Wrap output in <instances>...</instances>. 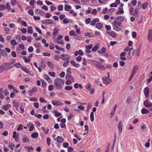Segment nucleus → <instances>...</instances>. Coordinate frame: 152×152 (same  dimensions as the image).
Here are the masks:
<instances>
[{
  "instance_id": "e433bc0d",
  "label": "nucleus",
  "mask_w": 152,
  "mask_h": 152,
  "mask_svg": "<svg viewBox=\"0 0 152 152\" xmlns=\"http://www.w3.org/2000/svg\"><path fill=\"white\" fill-rule=\"evenodd\" d=\"M28 29V33H30L31 34H32L33 33V28L31 26H29L27 28Z\"/></svg>"
},
{
  "instance_id": "f8f14e48",
  "label": "nucleus",
  "mask_w": 152,
  "mask_h": 152,
  "mask_svg": "<svg viewBox=\"0 0 152 152\" xmlns=\"http://www.w3.org/2000/svg\"><path fill=\"white\" fill-rule=\"evenodd\" d=\"M147 38L148 41H152V30L151 29H150L148 31Z\"/></svg>"
},
{
  "instance_id": "39448f33",
  "label": "nucleus",
  "mask_w": 152,
  "mask_h": 152,
  "mask_svg": "<svg viewBox=\"0 0 152 152\" xmlns=\"http://www.w3.org/2000/svg\"><path fill=\"white\" fill-rule=\"evenodd\" d=\"M2 65L4 67L5 70H8L13 67L12 64H10V63L3 64Z\"/></svg>"
},
{
  "instance_id": "6e6552de",
  "label": "nucleus",
  "mask_w": 152,
  "mask_h": 152,
  "mask_svg": "<svg viewBox=\"0 0 152 152\" xmlns=\"http://www.w3.org/2000/svg\"><path fill=\"white\" fill-rule=\"evenodd\" d=\"M52 104L55 106H60L64 104L60 101L56 100H53L51 101Z\"/></svg>"
},
{
  "instance_id": "a878e982",
  "label": "nucleus",
  "mask_w": 152,
  "mask_h": 152,
  "mask_svg": "<svg viewBox=\"0 0 152 152\" xmlns=\"http://www.w3.org/2000/svg\"><path fill=\"white\" fill-rule=\"evenodd\" d=\"M134 52V50H131V51H129L128 55L129 58L130 59L132 58Z\"/></svg>"
},
{
  "instance_id": "5fc2aeb1",
  "label": "nucleus",
  "mask_w": 152,
  "mask_h": 152,
  "mask_svg": "<svg viewBox=\"0 0 152 152\" xmlns=\"http://www.w3.org/2000/svg\"><path fill=\"white\" fill-rule=\"evenodd\" d=\"M67 74L66 75H71L72 73L71 69L70 67L68 68L66 71Z\"/></svg>"
},
{
  "instance_id": "412c9836",
  "label": "nucleus",
  "mask_w": 152,
  "mask_h": 152,
  "mask_svg": "<svg viewBox=\"0 0 152 152\" xmlns=\"http://www.w3.org/2000/svg\"><path fill=\"white\" fill-rule=\"evenodd\" d=\"M35 12L36 14H39L42 15H44L45 13V12L44 11L38 9H36Z\"/></svg>"
},
{
  "instance_id": "ea45409f",
  "label": "nucleus",
  "mask_w": 152,
  "mask_h": 152,
  "mask_svg": "<svg viewBox=\"0 0 152 152\" xmlns=\"http://www.w3.org/2000/svg\"><path fill=\"white\" fill-rule=\"evenodd\" d=\"M0 53H1L4 57H6L7 55L6 51L2 50L0 51Z\"/></svg>"
},
{
  "instance_id": "c85d7f7f",
  "label": "nucleus",
  "mask_w": 152,
  "mask_h": 152,
  "mask_svg": "<svg viewBox=\"0 0 152 152\" xmlns=\"http://www.w3.org/2000/svg\"><path fill=\"white\" fill-rule=\"evenodd\" d=\"M47 65L51 69H54V66L53 63L51 61H48V62Z\"/></svg>"
},
{
  "instance_id": "5701e85b",
  "label": "nucleus",
  "mask_w": 152,
  "mask_h": 152,
  "mask_svg": "<svg viewBox=\"0 0 152 152\" xmlns=\"http://www.w3.org/2000/svg\"><path fill=\"white\" fill-rule=\"evenodd\" d=\"M20 69L23 71L25 72L28 74H30L31 73L28 69L22 66L20 67Z\"/></svg>"
},
{
  "instance_id": "c03bdc74",
  "label": "nucleus",
  "mask_w": 152,
  "mask_h": 152,
  "mask_svg": "<svg viewBox=\"0 0 152 152\" xmlns=\"http://www.w3.org/2000/svg\"><path fill=\"white\" fill-rule=\"evenodd\" d=\"M73 87L72 86H65V90H71L72 89Z\"/></svg>"
},
{
  "instance_id": "338daca9",
  "label": "nucleus",
  "mask_w": 152,
  "mask_h": 152,
  "mask_svg": "<svg viewBox=\"0 0 152 152\" xmlns=\"http://www.w3.org/2000/svg\"><path fill=\"white\" fill-rule=\"evenodd\" d=\"M21 24L22 26H23L25 27H26L27 26V24L26 22L24 20H22L21 21Z\"/></svg>"
},
{
  "instance_id": "0eeeda50",
  "label": "nucleus",
  "mask_w": 152,
  "mask_h": 152,
  "mask_svg": "<svg viewBox=\"0 0 152 152\" xmlns=\"http://www.w3.org/2000/svg\"><path fill=\"white\" fill-rule=\"evenodd\" d=\"M95 66L103 70H104L106 69V68L104 66L100 64L99 62L97 61L96 62V63L95 64Z\"/></svg>"
},
{
  "instance_id": "b1692460",
  "label": "nucleus",
  "mask_w": 152,
  "mask_h": 152,
  "mask_svg": "<svg viewBox=\"0 0 152 152\" xmlns=\"http://www.w3.org/2000/svg\"><path fill=\"white\" fill-rule=\"evenodd\" d=\"M11 107L10 104H7L3 105L2 107V109H3L4 110H8Z\"/></svg>"
},
{
  "instance_id": "4c0bfd02",
  "label": "nucleus",
  "mask_w": 152,
  "mask_h": 152,
  "mask_svg": "<svg viewBox=\"0 0 152 152\" xmlns=\"http://www.w3.org/2000/svg\"><path fill=\"white\" fill-rule=\"evenodd\" d=\"M71 7L69 5L65 4L64 6V10L66 11H68L71 9Z\"/></svg>"
},
{
  "instance_id": "20e7f679",
  "label": "nucleus",
  "mask_w": 152,
  "mask_h": 152,
  "mask_svg": "<svg viewBox=\"0 0 152 152\" xmlns=\"http://www.w3.org/2000/svg\"><path fill=\"white\" fill-rule=\"evenodd\" d=\"M92 85L90 83H88L86 86V88L90 91V94H92L94 92V88H92Z\"/></svg>"
},
{
  "instance_id": "37998d69",
  "label": "nucleus",
  "mask_w": 152,
  "mask_h": 152,
  "mask_svg": "<svg viewBox=\"0 0 152 152\" xmlns=\"http://www.w3.org/2000/svg\"><path fill=\"white\" fill-rule=\"evenodd\" d=\"M12 6L15 5V4H18V2H17L15 0H12L10 2Z\"/></svg>"
},
{
  "instance_id": "ddd939ff",
  "label": "nucleus",
  "mask_w": 152,
  "mask_h": 152,
  "mask_svg": "<svg viewBox=\"0 0 152 152\" xmlns=\"http://www.w3.org/2000/svg\"><path fill=\"white\" fill-rule=\"evenodd\" d=\"M53 20H52L50 19H47L45 20H42V22L44 24L47 23L48 24L53 23Z\"/></svg>"
},
{
  "instance_id": "423d86ee",
  "label": "nucleus",
  "mask_w": 152,
  "mask_h": 152,
  "mask_svg": "<svg viewBox=\"0 0 152 152\" xmlns=\"http://www.w3.org/2000/svg\"><path fill=\"white\" fill-rule=\"evenodd\" d=\"M61 58L64 60L67 61L68 62H69V60L70 58V56L68 55L64 54H62L61 56Z\"/></svg>"
},
{
  "instance_id": "3c124183",
  "label": "nucleus",
  "mask_w": 152,
  "mask_h": 152,
  "mask_svg": "<svg viewBox=\"0 0 152 152\" xmlns=\"http://www.w3.org/2000/svg\"><path fill=\"white\" fill-rule=\"evenodd\" d=\"M102 12L103 14H106L107 12L108 14H109V10L107 8L103 10Z\"/></svg>"
},
{
  "instance_id": "052dcab7",
  "label": "nucleus",
  "mask_w": 152,
  "mask_h": 152,
  "mask_svg": "<svg viewBox=\"0 0 152 152\" xmlns=\"http://www.w3.org/2000/svg\"><path fill=\"white\" fill-rule=\"evenodd\" d=\"M29 100L30 101L37 102V99L35 97L31 98L29 99Z\"/></svg>"
},
{
  "instance_id": "f3484780",
  "label": "nucleus",
  "mask_w": 152,
  "mask_h": 152,
  "mask_svg": "<svg viewBox=\"0 0 152 152\" xmlns=\"http://www.w3.org/2000/svg\"><path fill=\"white\" fill-rule=\"evenodd\" d=\"M37 88L36 87H34L31 90H29L28 92L30 94V96H31L30 94H31L33 93H35L37 91Z\"/></svg>"
},
{
  "instance_id": "aec40b11",
  "label": "nucleus",
  "mask_w": 152,
  "mask_h": 152,
  "mask_svg": "<svg viewBox=\"0 0 152 152\" xmlns=\"http://www.w3.org/2000/svg\"><path fill=\"white\" fill-rule=\"evenodd\" d=\"M107 33L113 38H115L116 37L117 35L116 33L113 31H112L110 32H107Z\"/></svg>"
},
{
  "instance_id": "c9c22d12",
  "label": "nucleus",
  "mask_w": 152,
  "mask_h": 152,
  "mask_svg": "<svg viewBox=\"0 0 152 152\" xmlns=\"http://www.w3.org/2000/svg\"><path fill=\"white\" fill-rule=\"evenodd\" d=\"M132 15H133L135 17H138V14L137 9H134V12L133 13H132Z\"/></svg>"
},
{
  "instance_id": "13d9d810",
  "label": "nucleus",
  "mask_w": 152,
  "mask_h": 152,
  "mask_svg": "<svg viewBox=\"0 0 152 152\" xmlns=\"http://www.w3.org/2000/svg\"><path fill=\"white\" fill-rule=\"evenodd\" d=\"M11 43L12 45L15 46L17 44V42L15 40L13 39L11 41Z\"/></svg>"
},
{
  "instance_id": "393cba45",
  "label": "nucleus",
  "mask_w": 152,
  "mask_h": 152,
  "mask_svg": "<svg viewBox=\"0 0 152 152\" xmlns=\"http://www.w3.org/2000/svg\"><path fill=\"white\" fill-rule=\"evenodd\" d=\"M124 13V11L122 8L119 7L118 8V11L115 13L117 15H120Z\"/></svg>"
},
{
  "instance_id": "8fccbe9b",
  "label": "nucleus",
  "mask_w": 152,
  "mask_h": 152,
  "mask_svg": "<svg viewBox=\"0 0 152 152\" xmlns=\"http://www.w3.org/2000/svg\"><path fill=\"white\" fill-rule=\"evenodd\" d=\"M90 117L91 121H93L94 120V114L93 112H91V113Z\"/></svg>"
},
{
  "instance_id": "9b49d317",
  "label": "nucleus",
  "mask_w": 152,
  "mask_h": 152,
  "mask_svg": "<svg viewBox=\"0 0 152 152\" xmlns=\"http://www.w3.org/2000/svg\"><path fill=\"white\" fill-rule=\"evenodd\" d=\"M143 92L144 93L145 97L146 98H147L148 96V94L149 92V88L148 87H146L144 89Z\"/></svg>"
},
{
  "instance_id": "864d4df0",
  "label": "nucleus",
  "mask_w": 152,
  "mask_h": 152,
  "mask_svg": "<svg viewBox=\"0 0 152 152\" xmlns=\"http://www.w3.org/2000/svg\"><path fill=\"white\" fill-rule=\"evenodd\" d=\"M91 19L90 18H86L85 20V23L86 24H88L91 22Z\"/></svg>"
},
{
  "instance_id": "f704fd0d",
  "label": "nucleus",
  "mask_w": 152,
  "mask_h": 152,
  "mask_svg": "<svg viewBox=\"0 0 152 152\" xmlns=\"http://www.w3.org/2000/svg\"><path fill=\"white\" fill-rule=\"evenodd\" d=\"M41 81L42 83V87L44 88H45L47 85V83L43 79H42L41 80Z\"/></svg>"
},
{
  "instance_id": "e2e57ef3",
  "label": "nucleus",
  "mask_w": 152,
  "mask_h": 152,
  "mask_svg": "<svg viewBox=\"0 0 152 152\" xmlns=\"http://www.w3.org/2000/svg\"><path fill=\"white\" fill-rule=\"evenodd\" d=\"M54 59L58 61H59V60L60 59V56L58 55H55L54 56Z\"/></svg>"
},
{
  "instance_id": "79ce46f5",
  "label": "nucleus",
  "mask_w": 152,
  "mask_h": 152,
  "mask_svg": "<svg viewBox=\"0 0 152 152\" xmlns=\"http://www.w3.org/2000/svg\"><path fill=\"white\" fill-rule=\"evenodd\" d=\"M138 68V65H135L133 69L132 73H133L134 74H135L136 73V72Z\"/></svg>"
},
{
  "instance_id": "f03ea898",
  "label": "nucleus",
  "mask_w": 152,
  "mask_h": 152,
  "mask_svg": "<svg viewBox=\"0 0 152 152\" xmlns=\"http://www.w3.org/2000/svg\"><path fill=\"white\" fill-rule=\"evenodd\" d=\"M113 29L116 31H119L121 29V22L118 21L116 19H115L114 21L113 22Z\"/></svg>"
},
{
  "instance_id": "1a4fd4ad",
  "label": "nucleus",
  "mask_w": 152,
  "mask_h": 152,
  "mask_svg": "<svg viewBox=\"0 0 152 152\" xmlns=\"http://www.w3.org/2000/svg\"><path fill=\"white\" fill-rule=\"evenodd\" d=\"M102 80L103 83L106 85L110 83L112 81L111 79L106 77H104L102 78Z\"/></svg>"
},
{
  "instance_id": "c756f323",
  "label": "nucleus",
  "mask_w": 152,
  "mask_h": 152,
  "mask_svg": "<svg viewBox=\"0 0 152 152\" xmlns=\"http://www.w3.org/2000/svg\"><path fill=\"white\" fill-rule=\"evenodd\" d=\"M124 17L121 16H119L116 17L115 19H116L117 20L121 22L124 20Z\"/></svg>"
},
{
  "instance_id": "dca6fc26",
  "label": "nucleus",
  "mask_w": 152,
  "mask_h": 152,
  "mask_svg": "<svg viewBox=\"0 0 152 152\" xmlns=\"http://www.w3.org/2000/svg\"><path fill=\"white\" fill-rule=\"evenodd\" d=\"M144 104L146 107H152V103L150 102L148 100H145L144 102Z\"/></svg>"
},
{
  "instance_id": "de8ad7c7",
  "label": "nucleus",
  "mask_w": 152,
  "mask_h": 152,
  "mask_svg": "<svg viewBox=\"0 0 152 152\" xmlns=\"http://www.w3.org/2000/svg\"><path fill=\"white\" fill-rule=\"evenodd\" d=\"M6 9L7 10H10L11 9V7L9 2H7L6 4Z\"/></svg>"
},
{
  "instance_id": "473e14b6",
  "label": "nucleus",
  "mask_w": 152,
  "mask_h": 152,
  "mask_svg": "<svg viewBox=\"0 0 152 152\" xmlns=\"http://www.w3.org/2000/svg\"><path fill=\"white\" fill-rule=\"evenodd\" d=\"M38 136V134L37 132H34L31 134V136L32 138H36Z\"/></svg>"
},
{
  "instance_id": "0e129e2a",
  "label": "nucleus",
  "mask_w": 152,
  "mask_h": 152,
  "mask_svg": "<svg viewBox=\"0 0 152 152\" xmlns=\"http://www.w3.org/2000/svg\"><path fill=\"white\" fill-rule=\"evenodd\" d=\"M34 125L31 124V126L29 128V131L30 132L32 131L34 129Z\"/></svg>"
},
{
  "instance_id": "a211bd4d",
  "label": "nucleus",
  "mask_w": 152,
  "mask_h": 152,
  "mask_svg": "<svg viewBox=\"0 0 152 152\" xmlns=\"http://www.w3.org/2000/svg\"><path fill=\"white\" fill-rule=\"evenodd\" d=\"M118 130L119 131V133L120 134L121 133L122 130V125L121 124V121H120L119 122L118 125L117 126Z\"/></svg>"
},
{
  "instance_id": "6ab92c4d",
  "label": "nucleus",
  "mask_w": 152,
  "mask_h": 152,
  "mask_svg": "<svg viewBox=\"0 0 152 152\" xmlns=\"http://www.w3.org/2000/svg\"><path fill=\"white\" fill-rule=\"evenodd\" d=\"M70 63L73 66L76 67L77 68H78L79 67L80 65L78 64H76L75 61L74 60H71L70 61Z\"/></svg>"
},
{
  "instance_id": "9d476101",
  "label": "nucleus",
  "mask_w": 152,
  "mask_h": 152,
  "mask_svg": "<svg viewBox=\"0 0 152 152\" xmlns=\"http://www.w3.org/2000/svg\"><path fill=\"white\" fill-rule=\"evenodd\" d=\"M54 140L59 143H61L64 141V139L63 137L59 136H57L56 138H54Z\"/></svg>"
},
{
  "instance_id": "09e8293b",
  "label": "nucleus",
  "mask_w": 152,
  "mask_h": 152,
  "mask_svg": "<svg viewBox=\"0 0 152 152\" xmlns=\"http://www.w3.org/2000/svg\"><path fill=\"white\" fill-rule=\"evenodd\" d=\"M148 3L147 2L145 3L142 5V7L143 9H145L147 7Z\"/></svg>"
},
{
  "instance_id": "a19ab883",
  "label": "nucleus",
  "mask_w": 152,
  "mask_h": 152,
  "mask_svg": "<svg viewBox=\"0 0 152 152\" xmlns=\"http://www.w3.org/2000/svg\"><path fill=\"white\" fill-rule=\"evenodd\" d=\"M53 113L54 114L55 116L56 117L60 116L61 115V113L59 112H58L56 110L53 111Z\"/></svg>"
},
{
  "instance_id": "69168bd1",
  "label": "nucleus",
  "mask_w": 152,
  "mask_h": 152,
  "mask_svg": "<svg viewBox=\"0 0 152 152\" xmlns=\"http://www.w3.org/2000/svg\"><path fill=\"white\" fill-rule=\"evenodd\" d=\"M28 51L29 52H31L33 51L34 48L32 46H30L28 49Z\"/></svg>"
},
{
  "instance_id": "bb28decb",
  "label": "nucleus",
  "mask_w": 152,
  "mask_h": 152,
  "mask_svg": "<svg viewBox=\"0 0 152 152\" xmlns=\"http://www.w3.org/2000/svg\"><path fill=\"white\" fill-rule=\"evenodd\" d=\"M65 77L66 79L71 80L72 82H73L74 81L73 77L71 75H66Z\"/></svg>"
},
{
  "instance_id": "6e6d98bb",
  "label": "nucleus",
  "mask_w": 152,
  "mask_h": 152,
  "mask_svg": "<svg viewBox=\"0 0 152 152\" xmlns=\"http://www.w3.org/2000/svg\"><path fill=\"white\" fill-rule=\"evenodd\" d=\"M10 29L9 28L7 27L4 28V31L6 33L8 34L10 33Z\"/></svg>"
},
{
  "instance_id": "49530a36",
  "label": "nucleus",
  "mask_w": 152,
  "mask_h": 152,
  "mask_svg": "<svg viewBox=\"0 0 152 152\" xmlns=\"http://www.w3.org/2000/svg\"><path fill=\"white\" fill-rule=\"evenodd\" d=\"M59 30L57 28H55L54 30L53 35H58L59 34Z\"/></svg>"
},
{
  "instance_id": "603ef678",
  "label": "nucleus",
  "mask_w": 152,
  "mask_h": 152,
  "mask_svg": "<svg viewBox=\"0 0 152 152\" xmlns=\"http://www.w3.org/2000/svg\"><path fill=\"white\" fill-rule=\"evenodd\" d=\"M6 9V6L3 4L0 5V11H3Z\"/></svg>"
},
{
  "instance_id": "2f4dec72",
  "label": "nucleus",
  "mask_w": 152,
  "mask_h": 152,
  "mask_svg": "<svg viewBox=\"0 0 152 152\" xmlns=\"http://www.w3.org/2000/svg\"><path fill=\"white\" fill-rule=\"evenodd\" d=\"M103 26V25L100 23H97L96 25V27L99 29H101Z\"/></svg>"
},
{
  "instance_id": "2eb2a0df",
  "label": "nucleus",
  "mask_w": 152,
  "mask_h": 152,
  "mask_svg": "<svg viewBox=\"0 0 152 152\" xmlns=\"http://www.w3.org/2000/svg\"><path fill=\"white\" fill-rule=\"evenodd\" d=\"M99 19L98 18H95L91 21L90 24L91 26H94L95 25L96 22H99Z\"/></svg>"
},
{
  "instance_id": "4d7b16f0",
  "label": "nucleus",
  "mask_w": 152,
  "mask_h": 152,
  "mask_svg": "<svg viewBox=\"0 0 152 152\" xmlns=\"http://www.w3.org/2000/svg\"><path fill=\"white\" fill-rule=\"evenodd\" d=\"M99 48V47L96 45L94 46L92 48V50L93 51H96Z\"/></svg>"
},
{
  "instance_id": "680f3d73",
  "label": "nucleus",
  "mask_w": 152,
  "mask_h": 152,
  "mask_svg": "<svg viewBox=\"0 0 152 152\" xmlns=\"http://www.w3.org/2000/svg\"><path fill=\"white\" fill-rule=\"evenodd\" d=\"M58 10L59 11H62L63 9V6L62 5H61L58 6Z\"/></svg>"
},
{
  "instance_id": "72a5a7b5",
  "label": "nucleus",
  "mask_w": 152,
  "mask_h": 152,
  "mask_svg": "<svg viewBox=\"0 0 152 152\" xmlns=\"http://www.w3.org/2000/svg\"><path fill=\"white\" fill-rule=\"evenodd\" d=\"M23 59L26 63L29 62L31 61V59L30 57L28 56L26 58V56H24L23 57Z\"/></svg>"
},
{
  "instance_id": "4468645a",
  "label": "nucleus",
  "mask_w": 152,
  "mask_h": 152,
  "mask_svg": "<svg viewBox=\"0 0 152 152\" xmlns=\"http://www.w3.org/2000/svg\"><path fill=\"white\" fill-rule=\"evenodd\" d=\"M42 77L50 83L52 82L51 80L50 79V77L47 74H44L42 75Z\"/></svg>"
},
{
  "instance_id": "cd10ccee",
  "label": "nucleus",
  "mask_w": 152,
  "mask_h": 152,
  "mask_svg": "<svg viewBox=\"0 0 152 152\" xmlns=\"http://www.w3.org/2000/svg\"><path fill=\"white\" fill-rule=\"evenodd\" d=\"M23 142H29V140L28 137L26 135H24L23 136Z\"/></svg>"
},
{
  "instance_id": "a18cd8bd",
  "label": "nucleus",
  "mask_w": 152,
  "mask_h": 152,
  "mask_svg": "<svg viewBox=\"0 0 152 152\" xmlns=\"http://www.w3.org/2000/svg\"><path fill=\"white\" fill-rule=\"evenodd\" d=\"M69 34L71 36H76L77 35L75 31L73 30L69 31Z\"/></svg>"
},
{
  "instance_id": "7c9ffc66",
  "label": "nucleus",
  "mask_w": 152,
  "mask_h": 152,
  "mask_svg": "<svg viewBox=\"0 0 152 152\" xmlns=\"http://www.w3.org/2000/svg\"><path fill=\"white\" fill-rule=\"evenodd\" d=\"M141 112L142 114H146L149 113L148 110L144 108H143L142 109Z\"/></svg>"
},
{
  "instance_id": "bf43d9fd",
  "label": "nucleus",
  "mask_w": 152,
  "mask_h": 152,
  "mask_svg": "<svg viewBox=\"0 0 152 152\" xmlns=\"http://www.w3.org/2000/svg\"><path fill=\"white\" fill-rule=\"evenodd\" d=\"M142 6L141 3L140 2H138L137 5V9H140L142 7Z\"/></svg>"
},
{
  "instance_id": "f257e3e1",
  "label": "nucleus",
  "mask_w": 152,
  "mask_h": 152,
  "mask_svg": "<svg viewBox=\"0 0 152 152\" xmlns=\"http://www.w3.org/2000/svg\"><path fill=\"white\" fill-rule=\"evenodd\" d=\"M64 80L58 78L54 81V86L56 90H60L64 85Z\"/></svg>"
},
{
  "instance_id": "4be33fe9",
  "label": "nucleus",
  "mask_w": 152,
  "mask_h": 152,
  "mask_svg": "<svg viewBox=\"0 0 152 152\" xmlns=\"http://www.w3.org/2000/svg\"><path fill=\"white\" fill-rule=\"evenodd\" d=\"M117 107V104H115L114 107L113 109V110L111 111V112L110 113V114L111 115L110 117L112 118L114 115L115 112L116 110V109Z\"/></svg>"
},
{
  "instance_id": "58836bf2",
  "label": "nucleus",
  "mask_w": 152,
  "mask_h": 152,
  "mask_svg": "<svg viewBox=\"0 0 152 152\" xmlns=\"http://www.w3.org/2000/svg\"><path fill=\"white\" fill-rule=\"evenodd\" d=\"M40 63V66L43 68H45V67H46V65L45 64V61L44 60H42Z\"/></svg>"
},
{
  "instance_id": "774afa93",
  "label": "nucleus",
  "mask_w": 152,
  "mask_h": 152,
  "mask_svg": "<svg viewBox=\"0 0 152 152\" xmlns=\"http://www.w3.org/2000/svg\"><path fill=\"white\" fill-rule=\"evenodd\" d=\"M54 47H55V45L52 44V43H51L49 45V48L51 50H53L54 48Z\"/></svg>"
},
{
  "instance_id": "7ed1b4c3",
  "label": "nucleus",
  "mask_w": 152,
  "mask_h": 152,
  "mask_svg": "<svg viewBox=\"0 0 152 152\" xmlns=\"http://www.w3.org/2000/svg\"><path fill=\"white\" fill-rule=\"evenodd\" d=\"M86 14L91 13V14L96 15L97 13V10L96 9H93L92 8H88V10L86 11Z\"/></svg>"
}]
</instances>
